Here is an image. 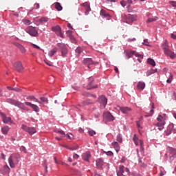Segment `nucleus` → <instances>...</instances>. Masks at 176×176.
<instances>
[{"mask_svg": "<svg viewBox=\"0 0 176 176\" xmlns=\"http://www.w3.org/2000/svg\"><path fill=\"white\" fill-rule=\"evenodd\" d=\"M85 14H89V12L91 11V8H90V6L85 8Z\"/></svg>", "mask_w": 176, "mask_h": 176, "instance_id": "nucleus-48", "label": "nucleus"}, {"mask_svg": "<svg viewBox=\"0 0 176 176\" xmlns=\"http://www.w3.org/2000/svg\"><path fill=\"white\" fill-rule=\"evenodd\" d=\"M118 176H130V170L124 166L121 165L119 166L118 172L117 173Z\"/></svg>", "mask_w": 176, "mask_h": 176, "instance_id": "nucleus-5", "label": "nucleus"}, {"mask_svg": "<svg viewBox=\"0 0 176 176\" xmlns=\"http://www.w3.org/2000/svg\"><path fill=\"white\" fill-rule=\"evenodd\" d=\"M1 113V116H2L3 123L7 124H9V123H12V118L10 117H6V116L3 113Z\"/></svg>", "mask_w": 176, "mask_h": 176, "instance_id": "nucleus-20", "label": "nucleus"}, {"mask_svg": "<svg viewBox=\"0 0 176 176\" xmlns=\"http://www.w3.org/2000/svg\"><path fill=\"white\" fill-rule=\"evenodd\" d=\"M117 141L118 142H120V144H122V142H123V138H122L121 135H117Z\"/></svg>", "mask_w": 176, "mask_h": 176, "instance_id": "nucleus-44", "label": "nucleus"}, {"mask_svg": "<svg viewBox=\"0 0 176 176\" xmlns=\"http://www.w3.org/2000/svg\"><path fill=\"white\" fill-rule=\"evenodd\" d=\"M67 27L68 28H71V30H74V28H72V25H71V23H67Z\"/></svg>", "mask_w": 176, "mask_h": 176, "instance_id": "nucleus-63", "label": "nucleus"}, {"mask_svg": "<svg viewBox=\"0 0 176 176\" xmlns=\"http://www.w3.org/2000/svg\"><path fill=\"white\" fill-rule=\"evenodd\" d=\"M91 156V155L90 154V152H89V151L84 153L82 155V157L85 160V162H89V159H90Z\"/></svg>", "mask_w": 176, "mask_h": 176, "instance_id": "nucleus-24", "label": "nucleus"}, {"mask_svg": "<svg viewBox=\"0 0 176 176\" xmlns=\"http://www.w3.org/2000/svg\"><path fill=\"white\" fill-rule=\"evenodd\" d=\"M19 162L20 155L19 154H12L8 158V162L11 168H14V167H16V164H19Z\"/></svg>", "mask_w": 176, "mask_h": 176, "instance_id": "nucleus-2", "label": "nucleus"}, {"mask_svg": "<svg viewBox=\"0 0 176 176\" xmlns=\"http://www.w3.org/2000/svg\"><path fill=\"white\" fill-rule=\"evenodd\" d=\"M54 131L57 134H60V135H65V132H64V131L55 129Z\"/></svg>", "mask_w": 176, "mask_h": 176, "instance_id": "nucleus-42", "label": "nucleus"}, {"mask_svg": "<svg viewBox=\"0 0 176 176\" xmlns=\"http://www.w3.org/2000/svg\"><path fill=\"white\" fill-rule=\"evenodd\" d=\"M54 5H55V9H56L58 12H61V10H63V6L60 3L56 2L54 3Z\"/></svg>", "mask_w": 176, "mask_h": 176, "instance_id": "nucleus-29", "label": "nucleus"}, {"mask_svg": "<svg viewBox=\"0 0 176 176\" xmlns=\"http://www.w3.org/2000/svg\"><path fill=\"white\" fill-rule=\"evenodd\" d=\"M104 3H106V6H112V1L111 0H106Z\"/></svg>", "mask_w": 176, "mask_h": 176, "instance_id": "nucleus-47", "label": "nucleus"}, {"mask_svg": "<svg viewBox=\"0 0 176 176\" xmlns=\"http://www.w3.org/2000/svg\"><path fill=\"white\" fill-rule=\"evenodd\" d=\"M8 131H9V126H3V127L1 129V132H2L3 134H5V135L8 134Z\"/></svg>", "mask_w": 176, "mask_h": 176, "instance_id": "nucleus-37", "label": "nucleus"}, {"mask_svg": "<svg viewBox=\"0 0 176 176\" xmlns=\"http://www.w3.org/2000/svg\"><path fill=\"white\" fill-rule=\"evenodd\" d=\"M147 63H148V64H150V65H152L153 67L156 66V63L155 62V60H153L151 58L147 59Z\"/></svg>", "mask_w": 176, "mask_h": 176, "instance_id": "nucleus-35", "label": "nucleus"}, {"mask_svg": "<svg viewBox=\"0 0 176 176\" xmlns=\"http://www.w3.org/2000/svg\"><path fill=\"white\" fill-rule=\"evenodd\" d=\"M114 119L115 117L109 111L103 113V120L104 122H112Z\"/></svg>", "mask_w": 176, "mask_h": 176, "instance_id": "nucleus-10", "label": "nucleus"}, {"mask_svg": "<svg viewBox=\"0 0 176 176\" xmlns=\"http://www.w3.org/2000/svg\"><path fill=\"white\" fill-rule=\"evenodd\" d=\"M58 47L61 50V56L62 57H67L68 54V49L65 44L58 43Z\"/></svg>", "mask_w": 176, "mask_h": 176, "instance_id": "nucleus-11", "label": "nucleus"}, {"mask_svg": "<svg viewBox=\"0 0 176 176\" xmlns=\"http://www.w3.org/2000/svg\"><path fill=\"white\" fill-rule=\"evenodd\" d=\"M126 3H129V5H131V3H133V0H127Z\"/></svg>", "mask_w": 176, "mask_h": 176, "instance_id": "nucleus-62", "label": "nucleus"}, {"mask_svg": "<svg viewBox=\"0 0 176 176\" xmlns=\"http://www.w3.org/2000/svg\"><path fill=\"white\" fill-rule=\"evenodd\" d=\"M22 130H24L26 133H28L30 135H32L36 133V129L35 127L28 126L27 125L23 124L21 126Z\"/></svg>", "mask_w": 176, "mask_h": 176, "instance_id": "nucleus-7", "label": "nucleus"}, {"mask_svg": "<svg viewBox=\"0 0 176 176\" xmlns=\"http://www.w3.org/2000/svg\"><path fill=\"white\" fill-rule=\"evenodd\" d=\"M34 9H39V3L34 4Z\"/></svg>", "mask_w": 176, "mask_h": 176, "instance_id": "nucleus-61", "label": "nucleus"}, {"mask_svg": "<svg viewBox=\"0 0 176 176\" xmlns=\"http://www.w3.org/2000/svg\"><path fill=\"white\" fill-rule=\"evenodd\" d=\"M158 19L157 16H153V18H148L146 23H153V21H157Z\"/></svg>", "mask_w": 176, "mask_h": 176, "instance_id": "nucleus-39", "label": "nucleus"}, {"mask_svg": "<svg viewBox=\"0 0 176 176\" xmlns=\"http://www.w3.org/2000/svg\"><path fill=\"white\" fill-rule=\"evenodd\" d=\"M173 129H174V124H170L166 131V135H170V134H171V131H173Z\"/></svg>", "mask_w": 176, "mask_h": 176, "instance_id": "nucleus-28", "label": "nucleus"}, {"mask_svg": "<svg viewBox=\"0 0 176 176\" xmlns=\"http://www.w3.org/2000/svg\"><path fill=\"white\" fill-rule=\"evenodd\" d=\"M136 41V39H135V38H129L128 39V42H134V41Z\"/></svg>", "mask_w": 176, "mask_h": 176, "instance_id": "nucleus-60", "label": "nucleus"}, {"mask_svg": "<svg viewBox=\"0 0 176 176\" xmlns=\"http://www.w3.org/2000/svg\"><path fill=\"white\" fill-rule=\"evenodd\" d=\"M56 53H57V48H53L49 52L48 56H50V57H53Z\"/></svg>", "mask_w": 176, "mask_h": 176, "instance_id": "nucleus-32", "label": "nucleus"}, {"mask_svg": "<svg viewBox=\"0 0 176 176\" xmlns=\"http://www.w3.org/2000/svg\"><path fill=\"white\" fill-rule=\"evenodd\" d=\"M13 67L15 71H17L18 72L23 71V64H21V62L20 61L15 62Z\"/></svg>", "mask_w": 176, "mask_h": 176, "instance_id": "nucleus-16", "label": "nucleus"}, {"mask_svg": "<svg viewBox=\"0 0 176 176\" xmlns=\"http://www.w3.org/2000/svg\"><path fill=\"white\" fill-rule=\"evenodd\" d=\"M100 16H102L103 17H106L108 19H109V17H111V15H109V14L107 13V12H105V10H100Z\"/></svg>", "mask_w": 176, "mask_h": 176, "instance_id": "nucleus-30", "label": "nucleus"}, {"mask_svg": "<svg viewBox=\"0 0 176 176\" xmlns=\"http://www.w3.org/2000/svg\"><path fill=\"white\" fill-rule=\"evenodd\" d=\"M88 133L91 137H93V135H94V134H96V131L91 129H89L88 131Z\"/></svg>", "mask_w": 176, "mask_h": 176, "instance_id": "nucleus-46", "label": "nucleus"}, {"mask_svg": "<svg viewBox=\"0 0 176 176\" xmlns=\"http://www.w3.org/2000/svg\"><path fill=\"white\" fill-rule=\"evenodd\" d=\"M82 6H84L85 9H86L87 8H89L90 6V4L89 3V2H85L82 4Z\"/></svg>", "mask_w": 176, "mask_h": 176, "instance_id": "nucleus-49", "label": "nucleus"}, {"mask_svg": "<svg viewBox=\"0 0 176 176\" xmlns=\"http://www.w3.org/2000/svg\"><path fill=\"white\" fill-rule=\"evenodd\" d=\"M51 30L53 31V32L56 34L57 36L64 38V34H63V32H61V27H60V25L52 26Z\"/></svg>", "mask_w": 176, "mask_h": 176, "instance_id": "nucleus-8", "label": "nucleus"}, {"mask_svg": "<svg viewBox=\"0 0 176 176\" xmlns=\"http://www.w3.org/2000/svg\"><path fill=\"white\" fill-rule=\"evenodd\" d=\"M27 34H29L31 36H39V34L38 33V29L33 26H28L25 30Z\"/></svg>", "mask_w": 176, "mask_h": 176, "instance_id": "nucleus-6", "label": "nucleus"}, {"mask_svg": "<svg viewBox=\"0 0 176 176\" xmlns=\"http://www.w3.org/2000/svg\"><path fill=\"white\" fill-rule=\"evenodd\" d=\"M22 23H23V24H25V25H31V21L24 19L22 20Z\"/></svg>", "mask_w": 176, "mask_h": 176, "instance_id": "nucleus-41", "label": "nucleus"}, {"mask_svg": "<svg viewBox=\"0 0 176 176\" xmlns=\"http://www.w3.org/2000/svg\"><path fill=\"white\" fill-rule=\"evenodd\" d=\"M82 52H83V50H82V48H80V47H78L76 49V55L79 57L80 56V53H82Z\"/></svg>", "mask_w": 176, "mask_h": 176, "instance_id": "nucleus-38", "label": "nucleus"}, {"mask_svg": "<svg viewBox=\"0 0 176 176\" xmlns=\"http://www.w3.org/2000/svg\"><path fill=\"white\" fill-rule=\"evenodd\" d=\"M13 91H16L17 93L21 92V89H20V88H17V87L14 88Z\"/></svg>", "mask_w": 176, "mask_h": 176, "instance_id": "nucleus-56", "label": "nucleus"}, {"mask_svg": "<svg viewBox=\"0 0 176 176\" xmlns=\"http://www.w3.org/2000/svg\"><path fill=\"white\" fill-rule=\"evenodd\" d=\"M32 45L33 46V47H34V49H41V47L35 44H32Z\"/></svg>", "mask_w": 176, "mask_h": 176, "instance_id": "nucleus-57", "label": "nucleus"}, {"mask_svg": "<svg viewBox=\"0 0 176 176\" xmlns=\"http://www.w3.org/2000/svg\"><path fill=\"white\" fill-rule=\"evenodd\" d=\"M138 90H144L145 89V82H138L137 85Z\"/></svg>", "mask_w": 176, "mask_h": 176, "instance_id": "nucleus-27", "label": "nucleus"}, {"mask_svg": "<svg viewBox=\"0 0 176 176\" xmlns=\"http://www.w3.org/2000/svg\"><path fill=\"white\" fill-rule=\"evenodd\" d=\"M145 46H149V42H148V39H144V43H142Z\"/></svg>", "mask_w": 176, "mask_h": 176, "instance_id": "nucleus-54", "label": "nucleus"}, {"mask_svg": "<svg viewBox=\"0 0 176 176\" xmlns=\"http://www.w3.org/2000/svg\"><path fill=\"white\" fill-rule=\"evenodd\" d=\"M168 153H169V160L170 162H173L174 160V158L176 157V149L174 148H169Z\"/></svg>", "mask_w": 176, "mask_h": 176, "instance_id": "nucleus-13", "label": "nucleus"}, {"mask_svg": "<svg viewBox=\"0 0 176 176\" xmlns=\"http://www.w3.org/2000/svg\"><path fill=\"white\" fill-rule=\"evenodd\" d=\"M164 54L167 56V57H170L172 60H174V58H176V54H175L174 52L171 51L170 49L165 51Z\"/></svg>", "mask_w": 176, "mask_h": 176, "instance_id": "nucleus-18", "label": "nucleus"}, {"mask_svg": "<svg viewBox=\"0 0 176 176\" xmlns=\"http://www.w3.org/2000/svg\"><path fill=\"white\" fill-rule=\"evenodd\" d=\"M162 47L164 50V52H166V50H168L170 49L168 47V43H167V41H166L162 45Z\"/></svg>", "mask_w": 176, "mask_h": 176, "instance_id": "nucleus-31", "label": "nucleus"}, {"mask_svg": "<svg viewBox=\"0 0 176 176\" xmlns=\"http://www.w3.org/2000/svg\"><path fill=\"white\" fill-rule=\"evenodd\" d=\"M118 108L124 115H129V113L132 111L131 108L128 107H118Z\"/></svg>", "mask_w": 176, "mask_h": 176, "instance_id": "nucleus-17", "label": "nucleus"}, {"mask_svg": "<svg viewBox=\"0 0 176 176\" xmlns=\"http://www.w3.org/2000/svg\"><path fill=\"white\" fill-rule=\"evenodd\" d=\"M40 100L42 101V102H46L47 104L49 102V99H47L46 97H41Z\"/></svg>", "mask_w": 176, "mask_h": 176, "instance_id": "nucleus-45", "label": "nucleus"}, {"mask_svg": "<svg viewBox=\"0 0 176 176\" xmlns=\"http://www.w3.org/2000/svg\"><path fill=\"white\" fill-rule=\"evenodd\" d=\"M27 100L28 101H33L34 102H38V104H42V102L39 101V100H38V98H36L34 96H28L27 97Z\"/></svg>", "mask_w": 176, "mask_h": 176, "instance_id": "nucleus-23", "label": "nucleus"}, {"mask_svg": "<svg viewBox=\"0 0 176 176\" xmlns=\"http://www.w3.org/2000/svg\"><path fill=\"white\" fill-rule=\"evenodd\" d=\"M157 122L154 124V126L158 127V130H160V131H162V130L164 129V124H166V118H164L163 116L160 115L157 118Z\"/></svg>", "mask_w": 176, "mask_h": 176, "instance_id": "nucleus-4", "label": "nucleus"}, {"mask_svg": "<svg viewBox=\"0 0 176 176\" xmlns=\"http://www.w3.org/2000/svg\"><path fill=\"white\" fill-rule=\"evenodd\" d=\"M78 146L76 147H67V149H69V151H76V149H78Z\"/></svg>", "mask_w": 176, "mask_h": 176, "instance_id": "nucleus-53", "label": "nucleus"}, {"mask_svg": "<svg viewBox=\"0 0 176 176\" xmlns=\"http://www.w3.org/2000/svg\"><path fill=\"white\" fill-rule=\"evenodd\" d=\"M170 5H171V6H173V8H176V1H169Z\"/></svg>", "mask_w": 176, "mask_h": 176, "instance_id": "nucleus-50", "label": "nucleus"}, {"mask_svg": "<svg viewBox=\"0 0 176 176\" xmlns=\"http://www.w3.org/2000/svg\"><path fill=\"white\" fill-rule=\"evenodd\" d=\"M133 140L135 143V145H140V151L141 152H144V142H142V140H139L138 138L137 137V135L135 134L133 135Z\"/></svg>", "mask_w": 176, "mask_h": 176, "instance_id": "nucleus-9", "label": "nucleus"}, {"mask_svg": "<svg viewBox=\"0 0 176 176\" xmlns=\"http://www.w3.org/2000/svg\"><path fill=\"white\" fill-rule=\"evenodd\" d=\"M91 104H93V101L91 100H87L82 102L81 106L82 107H86V105H91Z\"/></svg>", "mask_w": 176, "mask_h": 176, "instance_id": "nucleus-33", "label": "nucleus"}, {"mask_svg": "<svg viewBox=\"0 0 176 176\" xmlns=\"http://www.w3.org/2000/svg\"><path fill=\"white\" fill-rule=\"evenodd\" d=\"M82 63L85 65H87L88 68H90V65H94L96 64H98L97 62H94L93 61V59H91V58H85L82 60Z\"/></svg>", "mask_w": 176, "mask_h": 176, "instance_id": "nucleus-14", "label": "nucleus"}, {"mask_svg": "<svg viewBox=\"0 0 176 176\" xmlns=\"http://www.w3.org/2000/svg\"><path fill=\"white\" fill-rule=\"evenodd\" d=\"M154 109H155V104L153 103L151 106V109L150 110V113L148 114L145 115V118H149V116H152V115H153Z\"/></svg>", "mask_w": 176, "mask_h": 176, "instance_id": "nucleus-34", "label": "nucleus"}, {"mask_svg": "<svg viewBox=\"0 0 176 176\" xmlns=\"http://www.w3.org/2000/svg\"><path fill=\"white\" fill-rule=\"evenodd\" d=\"M127 4L126 1H124V0H122L120 1V5L124 8V6H126V5Z\"/></svg>", "mask_w": 176, "mask_h": 176, "instance_id": "nucleus-52", "label": "nucleus"}, {"mask_svg": "<svg viewBox=\"0 0 176 176\" xmlns=\"http://www.w3.org/2000/svg\"><path fill=\"white\" fill-rule=\"evenodd\" d=\"M155 72H157V69H150L146 72V76H151L153 74H155Z\"/></svg>", "mask_w": 176, "mask_h": 176, "instance_id": "nucleus-36", "label": "nucleus"}, {"mask_svg": "<svg viewBox=\"0 0 176 176\" xmlns=\"http://www.w3.org/2000/svg\"><path fill=\"white\" fill-rule=\"evenodd\" d=\"M107 156H112V155H113V153H112V151H108L107 153Z\"/></svg>", "mask_w": 176, "mask_h": 176, "instance_id": "nucleus-58", "label": "nucleus"}, {"mask_svg": "<svg viewBox=\"0 0 176 176\" xmlns=\"http://www.w3.org/2000/svg\"><path fill=\"white\" fill-rule=\"evenodd\" d=\"M98 101L100 103V104L104 107V108H105V107H107V104L108 103V99H107V98L105 96H101L98 98Z\"/></svg>", "mask_w": 176, "mask_h": 176, "instance_id": "nucleus-19", "label": "nucleus"}, {"mask_svg": "<svg viewBox=\"0 0 176 176\" xmlns=\"http://www.w3.org/2000/svg\"><path fill=\"white\" fill-rule=\"evenodd\" d=\"M3 170L4 171H10V168L8 165H6L3 166Z\"/></svg>", "mask_w": 176, "mask_h": 176, "instance_id": "nucleus-51", "label": "nucleus"}, {"mask_svg": "<svg viewBox=\"0 0 176 176\" xmlns=\"http://www.w3.org/2000/svg\"><path fill=\"white\" fill-rule=\"evenodd\" d=\"M73 157H74V159H79V155H78V154H74V155H73Z\"/></svg>", "mask_w": 176, "mask_h": 176, "instance_id": "nucleus-59", "label": "nucleus"}, {"mask_svg": "<svg viewBox=\"0 0 176 176\" xmlns=\"http://www.w3.org/2000/svg\"><path fill=\"white\" fill-rule=\"evenodd\" d=\"M38 21L40 23H47V21H49V18L46 17V16H43V17H41Z\"/></svg>", "mask_w": 176, "mask_h": 176, "instance_id": "nucleus-40", "label": "nucleus"}, {"mask_svg": "<svg viewBox=\"0 0 176 176\" xmlns=\"http://www.w3.org/2000/svg\"><path fill=\"white\" fill-rule=\"evenodd\" d=\"M111 145L115 148V151L116 152H117V153L119 152V151H120V146L119 145V143H118V142L113 141L111 143Z\"/></svg>", "mask_w": 176, "mask_h": 176, "instance_id": "nucleus-25", "label": "nucleus"}, {"mask_svg": "<svg viewBox=\"0 0 176 176\" xmlns=\"http://www.w3.org/2000/svg\"><path fill=\"white\" fill-rule=\"evenodd\" d=\"M96 166L98 168H101L104 166V160L101 158L96 160Z\"/></svg>", "mask_w": 176, "mask_h": 176, "instance_id": "nucleus-26", "label": "nucleus"}, {"mask_svg": "<svg viewBox=\"0 0 176 176\" xmlns=\"http://www.w3.org/2000/svg\"><path fill=\"white\" fill-rule=\"evenodd\" d=\"M25 105H27L28 107H30V108H32V109L34 111V112H39L40 109H39V107L35 104H32L30 102H25Z\"/></svg>", "mask_w": 176, "mask_h": 176, "instance_id": "nucleus-15", "label": "nucleus"}, {"mask_svg": "<svg viewBox=\"0 0 176 176\" xmlns=\"http://www.w3.org/2000/svg\"><path fill=\"white\" fill-rule=\"evenodd\" d=\"M131 54H135L136 57H140V58H144V56L140 54H135V51L131 52Z\"/></svg>", "mask_w": 176, "mask_h": 176, "instance_id": "nucleus-43", "label": "nucleus"}, {"mask_svg": "<svg viewBox=\"0 0 176 176\" xmlns=\"http://www.w3.org/2000/svg\"><path fill=\"white\" fill-rule=\"evenodd\" d=\"M6 102H8V104H11V105H14L15 107H18V108H20V109H22V111H26L27 112H28V111H30V109H28V107H25L24 103H23L19 100H16L12 99V98H8L6 100Z\"/></svg>", "mask_w": 176, "mask_h": 176, "instance_id": "nucleus-1", "label": "nucleus"}, {"mask_svg": "<svg viewBox=\"0 0 176 176\" xmlns=\"http://www.w3.org/2000/svg\"><path fill=\"white\" fill-rule=\"evenodd\" d=\"M72 135V136H71ZM71 135H69V134L66 135L67 138H68L69 140H74V135L71 134Z\"/></svg>", "mask_w": 176, "mask_h": 176, "instance_id": "nucleus-55", "label": "nucleus"}, {"mask_svg": "<svg viewBox=\"0 0 176 176\" xmlns=\"http://www.w3.org/2000/svg\"><path fill=\"white\" fill-rule=\"evenodd\" d=\"M171 38H173V39H176V35L174 34H171Z\"/></svg>", "mask_w": 176, "mask_h": 176, "instance_id": "nucleus-64", "label": "nucleus"}, {"mask_svg": "<svg viewBox=\"0 0 176 176\" xmlns=\"http://www.w3.org/2000/svg\"><path fill=\"white\" fill-rule=\"evenodd\" d=\"M157 122L154 124V126L158 127V130H160V131H162V130L164 129V124H166V118H164L163 116L160 115L157 118Z\"/></svg>", "mask_w": 176, "mask_h": 176, "instance_id": "nucleus-3", "label": "nucleus"}, {"mask_svg": "<svg viewBox=\"0 0 176 176\" xmlns=\"http://www.w3.org/2000/svg\"><path fill=\"white\" fill-rule=\"evenodd\" d=\"M66 34L69 38L70 41H72V43H76V39L74 37V35H72V31L67 30Z\"/></svg>", "mask_w": 176, "mask_h": 176, "instance_id": "nucleus-21", "label": "nucleus"}, {"mask_svg": "<svg viewBox=\"0 0 176 176\" xmlns=\"http://www.w3.org/2000/svg\"><path fill=\"white\" fill-rule=\"evenodd\" d=\"M93 82H94V78L93 77L89 78V83L87 86L86 89L87 90H91V89H97L98 87V85H93Z\"/></svg>", "mask_w": 176, "mask_h": 176, "instance_id": "nucleus-12", "label": "nucleus"}, {"mask_svg": "<svg viewBox=\"0 0 176 176\" xmlns=\"http://www.w3.org/2000/svg\"><path fill=\"white\" fill-rule=\"evenodd\" d=\"M13 45H14V46L18 47V49H19V50L21 52V53H25V52H27V50H25V47H24V46H23V45H21L19 43H13Z\"/></svg>", "mask_w": 176, "mask_h": 176, "instance_id": "nucleus-22", "label": "nucleus"}]
</instances>
